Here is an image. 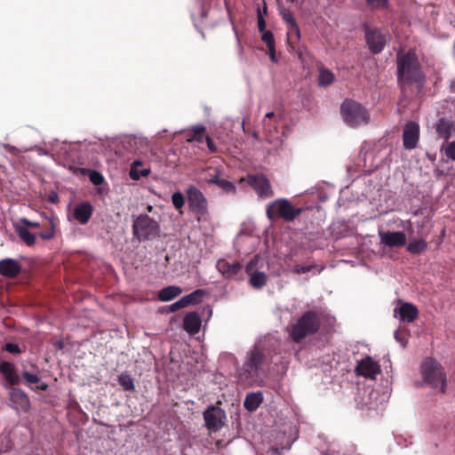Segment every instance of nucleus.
Wrapping results in <instances>:
<instances>
[{
  "mask_svg": "<svg viewBox=\"0 0 455 455\" xmlns=\"http://www.w3.org/2000/svg\"><path fill=\"white\" fill-rule=\"evenodd\" d=\"M202 326L201 316L197 312H189L183 318V328L190 335L200 331Z\"/></svg>",
  "mask_w": 455,
  "mask_h": 455,
  "instance_id": "obj_22",
  "label": "nucleus"
},
{
  "mask_svg": "<svg viewBox=\"0 0 455 455\" xmlns=\"http://www.w3.org/2000/svg\"><path fill=\"white\" fill-rule=\"evenodd\" d=\"M55 143L57 144L58 140H54V141L49 142V145H50L52 150H55Z\"/></svg>",
  "mask_w": 455,
  "mask_h": 455,
  "instance_id": "obj_60",
  "label": "nucleus"
},
{
  "mask_svg": "<svg viewBox=\"0 0 455 455\" xmlns=\"http://www.w3.org/2000/svg\"><path fill=\"white\" fill-rule=\"evenodd\" d=\"M395 340L402 345V347H405L407 344V333L405 331H401L400 329L395 331Z\"/></svg>",
  "mask_w": 455,
  "mask_h": 455,
  "instance_id": "obj_46",
  "label": "nucleus"
},
{
  "mask_svg": "<svg viewBox=\"0 0 455 455\" xmlns=\"http://www.w3.org/2000/svg\"><path fill=\"white\" fill-rule=\"evenodd\" d=\"M319 328V319L315 313L307 311L289 328L291 339L295 342H299L307 335L317 331Z\"/></svg>",
  "mask_w": 455,
  "mask_h": 455,
  "instance_id": "obj_5",
  "label": "nucleus"
},
{
  "mask_svg": "<svg viewBox=\"0 0 455 455\" xmlns=\"http://www.w3.org/2000/svg\"><path fill=\"white\" fill-rule=\"evenodd\" d=\"M20 448L33 450H43L44 443L40 439V433H36L34 428H25L20 434Z\"/></svg>",
  "mask_w": 455,
  "mask_h": 455,
  "instance_id": "obj_17",
  "label": "nucleus"
},
{
  "mask_svg": "<svg viewBox=\"0 0 455 455\" xmlns=\"http://www.w3.org/2000/svg\"><path fill=\"white\" fill-rule=\"evenodd\" d=\"M20 271V264L12 259H5L0 261V274L7 277H14Z\"/></svg>",
  "mask_w": 455,
  "mask_h": 455,
  "instance_id": "obj_26",
  "label": "nucleus"
},
{
  "mask_svg": "<svg viewBox=\"0 0 455 455\" xmlns=\"http://www.w3.org/2000/svg\"><path fill=\"white\" fill-rule=\"evenodd\" d=\"M263 401V395L261 392H251L246 395L243 405L249 411H256Z\"/></svg>",
  "mask_w": 455,
  "mask_h": 455,
  "instance_id": "obj_29",
  "label": "nucleus"
},
{
  "mask_svg": "<svg viewBox=\"0 0 455 455\" xmlns=\"http://www.w3.org/2000/svg\"><path fill=\"white\" fill-rule=\"evenodd\" d=\"M89 179L92 184L97 186L101 185L104 181V177L97 171H92L89 174Z\"/></svg>",
  "mask_w": 455,
  "mask_h": 455,
  "instance_id": "obj_44",
  "label": "nucleus"
},
{
  "mask_svg": "<svg viewBox=\"0 0 455 455\" xmlns=\"http://www.w3.org/2000/svg\"><path fill=\"white\" fill-rule=\"evenodd\" d=\"M188 307L187 304H186V301L183 299V298H181L180 299H179L178 301L172 303L171 306H170V310L172 312H175L180 308H183V307Z\"/></svg>",
  "mask_w": 455,
  "mask_h": 455,
  "instance_id": "obj_49",
  "label": "nucleus"
},
{
  "mask_svg": "<svg viewBox=\"0 0 455 455\" xmlns=\"http://www.w3.org/2000/svg\"><path fill=\"white\" fill-rule=\"evenodd\" d=\"M278 340L274 336H266L258 340L247 352L242 367L237 370V378L241 383L248 386H259L265 377V365L267 356L276 354Z\"/></svg>",
  "mask_w": 455,
  "mask_h": 455,
  "instance_id": "obj_1",
  "label": "nucleus"
},
{
  "mask_svg": "<svg viewBox=\"0 0 455 455\" xmlns=\"http://www.w3.org/2000/svg\"><path fill=\"white\" fill-rule=\"evenodd\" d=\"M201 16H202V17H204V16H205V12H204V11H202V12H201Z\"/></svg>",
  "mask_w": 455,
  "mask_h": 455,
  "instance_id": "obj_64",
  "label": "nucleus"
},
{
  "mask_svg": "<svg viewBox=\"0 0 455 455\" xmlns=\"http://www.w3.org/2000/svg\"><path fill=\"white\" fill-rule=\"evenodd\" d=\"M10 402L16 411H27L30 407V402L26 393L18 388H12L10 392Z\"/></svg>",
  "mask_w": 455,
  "mask_h": 455,
  "instance_id": "obj_21",
  "label": "nucleus"
},
{
  "mask_svg": "<svg viewBox=\"0 0 455 455\" xmlns=\"http://www.w3.org/2000/svg\"><path fill=\"white\" fill-rule=\"evenodd\" d=\"M39 389L41 390H46L48 388V385L45 384V383H42L39 387H38Z\"/></svg>",
  "mask_w": 455,
  "mask_h": 455,
  "instance_id": "obj_59",
  "label": "nucleus"
},
{
  "mask_svg": "<svg viewBox=\"0 0 455 455\" xmlns=\"http://www.w3.org/2000/svg\"><path fill=\"white\" fill-rule=\"evenodd\" d=\"M16 232L19 237L28 246L35 244L36 237V235L28 230L26 227H17Z\"/></svg>",
  "mask_w": 455,
  "mask_h": 455,
  "instance_id": "obj_35",
  "label": "nucleus"
},
{
  "mask_svg": "<svg viewBox=\"0 0 455 455\" xmlns=\"http://www.w3.org/2000/svg\"><path fill=\"white\" fill-rule=\"evenodd\" d=\"M301 212V208L294 207L286 198H278L271 201L266 209L267 217L271 221L276 219H283L287 222H291Z\"/></svg>",
  "mask_w": 455,
  "mask_h": 455,
  "instance_id": "obj_4",
  "label": "nucleus"
},
{
  "mask_svg": "<svg viewBox=\"0 0 455 455\" xmlns=\"http://www.w3.org/2000/svg\"><path fill=\"white\" fill-rule=\"evenodd\" d=\"M11 432L6 428H0V453L12 449L13 443L10 438Z\"/></svg>",
  "mask_w": 455,
  "mask_h": 455,
  "instance_id": "obj_34",
  "label": "nucleus"
},
{
  "mask_svg": "<svg viewBox=\"0 0 455 455\" xmlns=\"http://www.w3.org/2000/svg\"><path fill=\"white\" fill-rule=\"evenodd\" d=\"M355 371L358 375L375 379L380 373V366L371 356H366L357 363Z\"/></svg>",
  "mask_w": 455,
  "mask_h": 455,
  "instance_id": "obj_14",
  "label": "nucleus"
},
{
  "mask_svg": "<svg viewBox=\"0 0 455 455\" xmlns=\"http://www.w3.org/2000/svg\"><path fill=\"white\" fill-rule=\"evenodd\" d=\"M427 247L425 239H413L407 244V251L412 254L423 252Z\"/></svg>",
  "mask_w": 455,
  "mask_h": 455,
  "instance_id": "obj_36",
  "label": "nucleus"
},
{
  "mask_svg": "<svg viewBox=\"0 0 455 455\" xmlns=\"http://www.w3.org/2000/svg\"><path fill=\"white\" fill-rule=\"evenodd\" d=\"M267 270L268 264L265 258L259 255L254 256L245 267L246 274L249 275L250 285L257 290L262 289L268 279Z\"/></svg>",
  "mask_w": 455,
  "mask_h": 455,
  "instance_id": "obj_7",
  "label": "nucleus"
},
{
  "mask_svg": "<svg viewBox=\"0 0 455 455\" xmlns=\"http://www.w3.org/2000/svg\"><path fill=\"white\" fill-rule=\"evenodd\" d=\"M267 5L266 4H264V7H263V10H262V12L263 13H267Z\"/></svg>",
  "mask_w": 455,
  "mask_h": 455,
  "instance_id": "obj_62",
  "label": "nucleus"
},
{
  "mask_svg": "<svg viewBox=\"0 0 455 455\" xmlns=\"http://www.w3.org/2000/svg\"><path fill=\"white\" fill-rule=\"evenodd\" d=\"M39 235L44 238V239H51L53 237L54 235V230H53V227L51 228V230L47 231V232H41L39 234Z\"/></svg>",
  "mask_w": 455,
  "mask_h": 455,
  "instance_id": "obj_55",
  "label": "nucleus"
},
{
  "mask_svg": "<svg viewBox=\"0 0 455 455\" xmlns=\"http://www.w3.org/2000/svg\"><path fill=\"white\" fill-rule=\"evenodd\" d=\"M454 132L455 127L452 122L446 118H441L438 120L435 126V132L438 138L446 141L451 137Z\"/></svg>",
  "mask_w": 455,
  "mask_h": 455,
  "instance_id": "obj_25",
  "label": "nucleus"
},
{
  "mask_svg": "<svg viewBox=\"0 0 455 455\" xmlns=\"http://www.w3.org/2000/svg\"><path fill=\"white\" fill-rule=\"evenodd\" d=\"M182 289L176 285H169L162 289L158 293V299L161 301H170L179 296Z\"/></svg>",
  "mask_w": 455,
  "mask_h": 455,
  "instance_id": "obj_30",
  "label": "nucleus"
},
{
  "mask_svg": "<svg viewBox=\"0 0 455 455\" xmlns=\"http://www.w3.org/2000/svg\"><path fill=\"white\" fill-rule=\"evenodd\" d=\"M204 294V291L203 290L198 289L182 298L186 301L187 306H189L191 304L198 303Z\"/></svg>",
  "mask_w": 455,
  "mask_h": 455,
  "instance_id": "obj_41",
  "label": "nucleus"
},
{
  "mask_svg": "<svg viewBox=\"0 0 455 455\" xmlns=\"http://www.w3.org/2000/svg\"><path fill=\"white\" fill-rule=\"evenodd\" d=\"M283 146V142L282 140H278L276 142V149H282Z\"/></svg>",
  "mask_w": 455,
  "mask_h": 455,
  "instance_id": "obj_58",
  "label": "nucleus"
},
{
  "mask_svg": "<svg viewBox=\"0 0 455 455\" xmlns=\"http://www.w3.org/2000/svg\"><path fill=\"white\" fill-rule=\"evenodd\" d=\"M248 183L260 199H267L274 195L269 180L263 175H249Z\"/></svg>",
  "mask_w": 455,
  "mask_h": 455,
  "instance_id": "obj_12",
  "label": "nucleus"
},
{
  "mask_svg": "<svg viewBox=\"0 0 455 455\" xmlns=\"http://www.w3.org/2000/svg\"><path fill=\"white\" fill-rule=\"evenodd\" d=\"M367 44L373 53H379L387 44V36L379 30L367 28L365 31Z\"/></svg>",
  "mask_w": 455,
  "mask_h": 455,
  "instance_id": "obj_16",
  "label": "nucleus"
},
{
  "mask_svg": "<svg viewBox=\"0 0 455 455\" xmlns=\"http://www.w3.org/2000/svg\"><path fill=\"white\" fill-rule=\"evenodd\" d=\"M380 243L387 247H400L406 243V235L402 231H379Z\"/></svg>",
  "mask_w": 455,
  "mask_h": 455,
  "instance_id": "obj_18",
  "label": "nucleus"
},
{
  "mask_svg": "<svg viewBox=\"0 0 455 455\" xmlns=\"http://www.w3.org/2000/svg\"><path fill=\"white\" fill-rule=\"evenodd\" d=\"M21 222L25 225V227H37L38 226V223L37 222H32L27 219H22L21 220Z\"/></svg>",
  "mask_w": 455,
  "mask_h": 455,
  "instance_id": "obj_56",
  "label": "nucleus"
},
{
  "mask_svg": "<svg viewBox=\"0 0 455 455\" xmlns=\"http://www.w3.org/2000/svg\"><path fill=\"white\" fill-rule=\"evenodd\" d=\"M93 212L92 205L88 202H83L75 206L74 218L82 225L86 224Z\"/></svg>",
  "mask_w": 455,
  "mask_h": 455,
  "instance_id": "obj_23",
  "label": "nucleus"
},
{
  "mask_svg": "<svg viewBox=\"0 0 455 455\" xmlns=\"http://www.w3.org/2000/svg\"><path fill=\"white\" fill-rule=\"evenodd\" d=\"M340 115L343 121L351 127L366 124L370 116L360 103L353 100H346L340 106Z\"/></svg>",
  "mask_w": 455,
  "mask_h": 455,
  "instance_id": "obj_6",
  "label": "nucleus"
},
{
  "mask_svg": "<svg viewBox=\"0 0 455 455\" xmlns=\"http://www.w3.org/2000/svg\"><path fill=\"white\" fill-rule=\"evenodd\" d=\"M22 377L27 384L33 385L37 384L40 380L39 377L35 373H30L28 371H23Z\"/></svg>",
  "mask_w": 455,
  "mask_h": 455,
  "instance_id": "obj_45",
  "label": "nucleus"
},
{
  "mask_svg": "<svg viewBox=\"0 0 455 455\" xmlns=\"http://www.w3.org/2000/svg\"><path fill=\"white\" fill-rule=\"evenodd\" d=\"M118 383L125 391H134V380L128 373H121L118 376Z\"/></svg>",
  "mask_w": 455,
  "mask_h": 455,
  "instance_id": "obj_38",
  "label": "nucleus"
},
{
  "mask_svg": "<svg viewBox=\"0 0 455 455\" xmlns=\"http://www.w3.org/2000/svg\"><path fill=\"white\" fill-rule=\"evenodd\" d=\"M189 208L196 214H204L207 211V200L204 194L194 185L186 189Z\"/></svg>",
  "mask_w": 455,
  "mask_h": 455,
  "instance_id": "obj_10",
  "label": "nucleus"
},
{
  "mask_svg": "<svg viewBox=\"0 0 455 455\" xmlns=\"http://www.w3.org/2000/svg\"><path fill=\"white\" fill-rule=\"evenodd\" d=\"M258 27H259V30L260 32L267 31L265 29L266 22H265V20L263 18V14H262V12H261V11L259 9L258 10Z\"/></svg>",
  "mask_w": 455,
  "mask_h": 455,
  "instance_id": "obj_50",
  "label": "nucleus"
},
{
  "mask_svg": "<svg viewBox=\"0 0 455 455\" xmlns=\"http://www.w3.org/2000/svg\"><path fill=\"white\" fill-rule=\"evenodd\" d=\"M205 137L204 127L199 124L193 126L191 132L187 137V140L188 142L196 141L203 143L205 140Z\"/></svg>",
  "mask_w": 455,
  "mask_h": 455,
  "instance_id": "obj_32",
  "label": "nucleus"
},
{
  "mask_svg": "<svg viewBox=\"0 0 455 455\" xmlns=\"http://www.w3.org/2000/svg\"><path fill=\"white\" fill-rule=\"evenodd\" d=\"M281 16L283 21H285V23L290 27L289 33L294 32L297 36L299 37V29L291 12L289 10L284 9L281 12Z\"/></svg>",
  "mask_w": 455,
  "mask_h": 455,
  "instance_id": "obj_33",
  "label": "nucleus"
},
{
  "mask_svg": "<svg viewBox=\"0 0 455 455\" xmlns=\"http://www.w3.org/2000/svg\"><path fill=\"white\" fill-rule=\"evenodd\" d=\"M267 48H268V54H269L270 60L274 63H277L278 60H277V58L275 56V45L267 47Z\"/></svg>",
  "mask_w": 455,
  "mask_h": 455,
  "instance_id": "obj_53",
  "label": "nucleus"
},
{
  "mask_svg": "<svg viewBox=\"0 0 455 455\" xmlns=\"http://www.w3.org/2000/svg\"><path fill=\"white\" fill-rule=\"evenodd\" d=\"M419 124L414 121H411L406 124L403 134L404 147L408 149L415 148L419 141Z\"/></svg>",
  "mask_w": 455,
  "mask_h": 455,
  "instance_id": "obj_19",
  "label": "nucleus"
},
{
  "mask_svg": "<svg viewBox=\"0 0 455 455\" xmlns=\"http://www.w3.org/2000/svg\"><path fill=\"white\" fill-rule=\"evenodd\" d=\"M209 429V435L212 437L214 435H216L219 430H220L221 428H217V427H214V428H208Z\"/></svg>",
  "mask_w": 455,
  "mask_h": 455,
  "instance_id": "obj_57",
  "label": "nucleus"
},
{
  "mask_svg": "<svg viewBox=\"0 0 455 455\" xmlns=\"http://www.w3.org/2000/svg\"><path fill=\"white\" fill-rule=\"evenodd\" d=\"M271 435L275 437V441L269 451L279 455L280 450H289L297 440L299 428H275Z\"/></svg>",
  "mask_w": 455,
  "mask_h": 455,
  "instance_id": "obj_8",
  "label": "nucleus"
},
{
  "mask_svg": "<svg viewBox=\"0 0 455 455\" xmlns=\"http://www.w3.org/2000/svg\"><path fill=\"white\" fill-rule=\"evenodd\" d=\"M1 146L4 148V150H6L8 153H10L12 155V156L16 158L19 162H21V158H23L21 153L28 151V150H31V149L36 150V152L40 156H51L50 153L46 149H44L41 147H37V146H36L34 148H24L23 150L17 148L14 146H12L9 144H1Z\"/></svg>",
  "mask_w": 455,
  "mask_h": 455,
  "instance_id": "obj_28",
  "label": "nucleus"
},
{
  "mask_svg": "<svg viewBox=\"0 0 455 455\" xmlns=\"http://www.w3.org/2000/svg\"><path fill=\"white\" fill-rule=\"evenodd\" d=\"M315 267V266L313 264H297L292 267L291 271L295 274H306Z\"/></svg>",
  "mask_w": 455,
  "mask_h": 455,
  "instance_id": "obj_43",
  "label": "nucleus"
},
{
  "mask_svg": "<svg viewBox=\"0 0 455 455\" xmlns=\"http://www.w3.org/2000/svg\"><path fill=\"white\" fill-rule=\"evenodd\" d=\"M132 230L138 239L145 240L157 233L158 225L156 221L148 215L141 214L134 220Z\"/></svg>",
  "mask_w": 455,
  "mask_h": 455,
  "instance_id": "obj_9",
  "label": "nucleus"
},
{
  "mask_svg": "<svg viewBox=\"0 0 455 455\" xmlns=\"http://www.w3.org/2000/svg\"><path fill=\"white\" fill-rule=\"evenodd\" d=\"M446 156L455 161V141H452L448 144L445 148Z\"/></svg>",
  "mask_w": 455,
  "mask_h": 455,
  "instance_id": "obj_48",
  "label": "nucleus"
},
{
  "mask_svg": "<svg viewBox=\"0 0 455 455\" xmlns=\"http://www.w3.org/2000/svg\"><path fill=\"white\" fill-rule=\"evenodd\" d=\"M371 10H379L388 7L389 0H365Z\"/></svg>",
  "mask_w": 455,
  "mask_h": 455,
  "instance_id": "obj_42",
  "label": "nucleus"
},
{
  "mask_svg": "<svg viewBox=\"0 0 455 455\" xmlns=\"http://www.w3.org/2000/svg\"><path fill=\"white\" fill-rule=\"evenodd\" d=\"M5 350L12 354H18L20 351L19 346L15 343H7L5 345Z\"/></svg>",
  "mask_w": 455,
  "mask_h": 455,
  "instance_id": "obj_51",
  "label": "nucleus"
},
{
  "mask_svg": "<svg viewBox=\"0 0 455 455\" xmlns=\"http://www.w3.org/2000/svg\"><path fill=\"white\" fill-rule=\"evenodd\" d=\"M397 79L401 87L406 84H422L424 74L414 52L397 54Z\"/></svg>",
  "mask_w": 455,
  "mask_h": 455,
  "instance_id": "obj_2",
  "label": "nucleus"
},
{
  "mask_svg": "<svg viewBox=\"0 0 455 455\" xmlns=\"http://www.w3.org/2000/svg\"><path fill=\"white\" fill-rule=\"evenodd\" d=\"M205 183L208 185H216L227 194H235L236 188L231 181L224 178L222 171L220 168H211L205 178Z\"/></svg>",
  "mask_w": 455,
  "mask_h": 455,
  "instance_id": "obj_11",
  "label": "nucleus"
},
{
  "mask_svg": "<svg viewBox=\"0 0 455 455\" xmlns=\"http://www.w3.org/2000/svg\"><path fill=\"white\" fill-rule=\"evenodd\" d=\"M216 445H217L218 447L222 446V444H221V441L218 440V441L216 442Z\"/></svg>",
  "mask_w": 455,
  "mask_h": 455,
  "instance_id": "obj_63",
  "label": "nucleus"
},
{
  "mask_svg": "<svg viewBox=\"0 0 455 455\" xmlns=\"http://www.w3.org/2000/svg\"><path fill=\"white\" fill-rule=\"evenodd\" d=\"M150 172L148 167L142 168V163L140 160H135L130 169V177L133 180H139L141 177H147Z\"/></svg>",
  "mask_w": 455,
  "mask_h": 455,
  "instance_id": "obj_31",
  "label": "nucleus"
},
{
  "mask_svg": "<svg viewBox=\"0 0 455 455\" xmlns=\"http://www.w3.org/2000/svg\"><path fill=\"white\" fill-rule=\"evenodd\" d=\"M216 267L223 276L231 278L242 269V265L237 261L228 262L225 259H220L217 261Z\"/></svg>",
  "mask_w": 455,
  "mask_h": 455,
  "instance_id": "obj_24",
  "label": "nucleus"
},
{
  "mask_svg": "<svg viewBox=\"0 0 455 455\" xmlns=\"http://www.w3.org/2000/svg\"><path fill=\"white\" fill-rule=\"evenodd\" d=\"M205 141H206L207 148H208L210 153L216 152V150H217L216 146L214 145L212 140L209 136L205 137Z\"/></svg>",
  "mask_w": 455,
  "mask_h": 455,
  "instance_id": "obj_52",
  "label": "nucleus"
},
{
  "mask_svg": "<svg viewBox=\"0 0 455 455\" xmlns=\"http://www.w3.org/2000/svg\"><path fill=\"white\" fill-rule=\"evenodd\" d=\"M251 236L248 234H245L243 232H240L236 237V244H238L241 242H243L245 239H251Z\"/></svg>",
  "mask_w": 455,
  "mask_h": 455,
  "instance_id": "obj_54",
  "label": "nucleus"
},
{
  "mask_svg": "<svg viewBox=\"0 0 455 455\" xmlns=\"http://www.w3.org/2000/svg\"><path fill=\"white\" fill-rule=\"evenodd\" d=\"M451 89L453 92H455V80L451 82Z\"/></svg>",
  "mask_w": 455,
  "mask_h": 455,
  "instance_id": "obj_61",
  "label": "nucleus"
},
{
  "mask_svg": "<svg viewBox=\"0 0 455 455\" xmlns=\"http://www.w3.org/2000/svg\"><path fill=\"white\" fill-rule=\"evenodd\" d=\"M0 372L4 375L8 383L12 385L19 383L20 377L13 363L9 362L0 363Z\"/></svg>",
  "mask_w": 455,
  "mask_h": 455,
  "instance_id": "obj_27",
  "label": "nucleus"
},
{
  "mask_svg": "<svg viewBox=\"0 0 455 455\" xmlns=\"http://www.w3.org/2000/svg\"><path fill=\"white\" fill-rule=\"evenodd\" d=\"M391 394V381L389 379H385L383 384L382 391L379 394L377 391L372 390L369 394V398L365 402L371 408L377 407L379 404L386 403Z\"/></svg>",
  "mask_w": 455,
  "mask_h": 455,
  "instance_id": "obj_20",
  "label": "nucleus"
},
{
  "mask_svg": "<svg viewBox=\"0 0 455 455\" xmlns=\"http://www.w3.org/2000/svg\"><path fill=\"white\" fill-rule=\"evenodd\" d=\"M277 123V117L275 116L274 112H268L265 115L263 119V126L264 129L271 133L273 131H275V124Z\"/></svg>",
  "mask_w": 455,
  "mask_h": 455,
  "instance_id": "obj_39",
  "label": "nucleus"
},
{
  "mask_svg": "<svg viewBox=\"0 0 455 455\" xmlns=\"http://www.w3.org/2000/svg\"><path fill=\"white\" fill-rule=\"evenodd\" d=\"M205 422L204 427H225L226 412L217 405H210L203 413Z\"/></svg>",
  "mask_w": 455,
  "mask_h": 455,
  "instance_id": "obj_13",
  "label": "nucleus"
},
{
  "mask_svg": "<svg viewBox=\"0 0 455 455\" xmlns=\"http://www.w3.org/2000/svg\"><path fill=\"white\" fill-rule=\"evenodd\" d=\"M172 202L174 208L179 211L180 213H182V208L185 204V197L183 194L180 191L174 192L172 196Z\"/></svg>",
  "mask_w": 455,
  "mask_h": 455,
  "instance_id": "obj_40",
  "label": "nucleus"
},
{
  "mask_svg": "<svg viewBox=\"0 0 455 455\" xmlns=\"http://www.w3.org/2000/svg\"><path fill=\"white\" fill-rule=\"evenodd\" d=\"M421 376L430 387L442 393L446 390V374L442 365L433 358H427L421 364Z\"/></svg>",
  "mask_w": 455,
  "mask_h": 455,
  "instance_id": "obj_3",
  "label": "nucleus"
},
{
  "mask_svg": "<svg viewBox=\"0 0 455 455\" xmlns=\"http://www.w3.org/2000/svg\"><path fill=\"white\" fill-rule=\"evenodd\" d=\"M261 40L267 44V47L275 45V39L271 31L267 30L261 32Z\"/></svg>",
  "mask_w": 455,
  "mask_h": 455,
  "instance_id": "obj_47",
  "label": "nucleus"
},
{
  "mask_svg": "<svg viewBox=\"0 0 455 455\" xmlns=\"http://www.w3.org/2000/svg\"><path fill=\"white\" fill-rule=\"evenodd\" d=\"M334 82L333 73L324 68L319 69L318 84L320 86H329Z\"/></svg>",
  "mask_w": 455,
  "mask_h": 455,
  "instance_id": "obj_37",
  "label": "nucleus"
},
{
  "mask_svg": "<svg viewBox=\"0 0 455 455\" xmlns=\"http://www.w3.org/2000/svg\"><path fill=\"white\" fill-rule=\"evenodd\" d=\"M418 315L419 310L417 307L409 302L399 301L394 308V315L400 322L412 323Z\"/></svg>",
  "mask_w": 455,
  "mask_h": 455,
  "instance_id": "obj_15",
  "label": "nucleus"
}]
</instances>
